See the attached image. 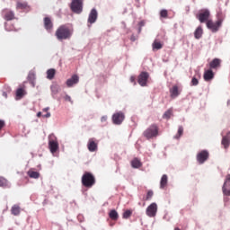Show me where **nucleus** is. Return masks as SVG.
<instances>
[{
    "instance_id": "obj_19",
    "label": "nucleus",
    "mask_w": 230,
    "mask_h": 230,
    "mask_svg": "<svg viewBox=\"0 0 230 230\" xmlns=\"http://www.w3.org/2000/svg\"><path fill=\"white\" fill-rule=\"evenodd\" d=\"M44 28L47 30V31H51V30H53V22H51V18H44Z\"/></svg>"
},
{
    "instance_id": "obj_44",
    "label": "nucleus",
    "mask_w": 230,
    "mask_h": 230,
    "mask_svg": "<svg viewBox=\"0 0 230 230\" xmlns=\"http://www.w3.org/2000/svg\"><path fill=\"white\" fill-rule=\"evenodd\" d=\"M101 121L102 123H105V121H107V116H102Z\"/></svg>"
},
{
    "instance_id": "obj_4",
    "label": "nucleus",
    "mask_w": 230,
    "mask_h": 230,
    "mask_svg": "<svg viewBox=\"0 0 230 230\" xmlns=\"http://www.w3.org/2000/svg\"><path fill=\"white\" fill-rule=\"evenodd\" d=\"M49 147L51 154H56V152L58 150V140L57 139L55 134H50L49 136Z\"/></svg>"
},
{
    "instance_id": "obj_26",
    "label": "nucleus",
    "mask_w": 230,
    "mask_h": 230,
    "mask_svg": "<svg viewBox=\"0 0 230 230\" xmlns=\"http://www.w3.org/2000/svg\"><path fill=\"white\" fill-rule=\"evenodd\" d=\"M168 184V176L166 174H164L162 176L161 181H160V188L162 190H164Z\"/></svg>"
},
{
    "instance_id": "obj_40",
    "label": "nucleus",
    "mask_w": 230,
    "mask_h": 230,
    "mask_svg": "<svg viewBox=\"0 0 230 230\" xmlns=\"http://www.w3.org/2000/svg\"><path fill=\"white\" fill-rule=\"evenodd\" d=\"M152 197H154V191L148 190L147 194H146V200H150V199H152Z\"/></svg>"
},
{
    "instance_id": "obj_42",
    "label": "nucleus",
    "mask_w": 230,
    "mask_h": 230,
    "mask_svg": "<svg viewBox=\"0 0 230 230\" xmlns=\"http://www.w3.org/2000/svg\"><path fill=\"white\" fill-rule=\"evenodd\" d=\"M131 84H134V85H136V76L132 75L130 78H129Z\"/></svg>"
},
{
    "instance_id": "obj_49",
    "label": "nucleus",
    "mask_w": 230,
    "mask_h": 230,
    "mask_svg": "<svg viewBox=\"0 0 230 230\" xmlns=\"http://www.w3.org/2000/svg\"><path fill=\"white\" fill-rule=\"evenodd\" d=\"M66 100H67L68 102H71V97L67 96V97H66Z\"/></svg>"
},
{
    "instance_id": "obj_13",
    "label": "nucleus",
    "mask_w": 230,
    "mask_h": 230,
    "mask_svg": "<svg viewBox=\"0 0 230 230\" xmlns=\"http://www.w3.org/2000/svg\"><path fill=\"white\" fill-rule=\"evenodd\" d=\"M146 214L147 215V217H155V215H157V204L156 203L150 204L146 210Z\"/></svg>"
},
{
    "instance_id": "obj_7",
    "label": "nucleus",
    "mask_w": 230,
    "mask_h": 230,
    "mask_svg": "<svg viewBox=\"0 0 230 230\" xmlns=\"http://www.w3.org/2000/svg\"><path fill=\"white\" fill-rule=\"evenodd\" d=\"M209 159V152L208 150H202L197 154V161L199 164H204L206 161Z\"/></svg>"
},
{
    "instance_id": "obj_38",
    "label": "nucleus",
    "mask_w": 230,
    "mask_h": 230,
    "mask_svg": "<svg viewBox=\"0 0 230 230\" xmlns=\"http://www.w3.org/2000/svg\"><path fill=\"white\" fill-rule=\"evenodd\" d=\"M184 133V128H182V126H180L178 128V133L176 135V139H179V137H181V136H182V134Z\"/></svg>"
},
{
    "instance_id": "obj_11",
    "label": "nucleus",
    "mask_w": 230,
    "mask_h": 230,
    "mask_svg": "<svg viewBox=\"0 0 230 230\" xmlns=\"http://www.w3.org/2000/svg\"><path fill=\"white\" fill-rule=\"evenodd\" d=\"M148 72H141L140 75H138L137 82L141 87H146L148 78H149Z\"/></svg>"
},
{
    "instance_id": "obj_16",
    "label": "nucleus",
    "mask_w": 230,
    "mask_h": 230,
    "mask_svg": "<svg viewBox=\"0 0 230 230\" xmlns=\"http://www.w3.org/2000/svg\"><path fill=\"white\" fill-rule=\"evenodd\" d=\"M78 82H80V77H78L77 75H74L71 78L66 80V85L67 87H73V85H75Z\"/></svg>"
},
{
    "instance_id": "obj_15",
    "label": "nucleus",
    "mask_w": 230,
    "mask_h": 230,
    "mask_svg": "<svg viewBox=\"0 0 230 230\" xmlns=\"http://www.w3.org/2000/svg\"><path fill=\"white\" fill-rule=\"evenodd\" d=\"M98 20V11L92 9L88 16V24H94Z\"/></svg>"
},
{
    "instance_id": "obj_2",
    "label": "nucleus",
    "mask_w": 230,
    "mask_h": 230,
    "mask_svg": "<svg viewBox=\"0 0 230 230\" xmlns=\"http://www.w3.org/2000/svg\"><path fill=\"white\" fill-rule=\"evenodd\" d=\"M81 182L84 188H93L96 184V178L93 173L85 172L82 176Z\"/></svg>"
},
{
    "instance_id": "obj_24",
    "label": "nucleus",
    "mask_w": 230,
    "mask_h": 230,
    "mask_svg": "<svg viewBox=\"0 0 230 230\" xmlns=\"http://www.w3.org/2000/svg\"><path fill=\"white\" fill-rule=\"evenodd\" d=\"M28 82L32 85V87H35V80H36V75L35 72H30L27 77Z\"/></svg>"
},
{
    "instance_id": "obj_5",
    "label": "nucleus",
    "mask_w": 230,
    "mask_h": 230,
    "mask_svg": "<svg viewBox=\"0 0 230 230\" xmlns=\"http://www.w3.org/2000/svg\"><path fill=\"white\" fill-rule=\"evenodd\" d=\"M70 10L74 12V13H80L84 11V0H72L70 4Z\"/></svg>"
},
{
    "instance_id": "obj_8",
    "label": "nucleus",
    "mask_w": 230,
    "mask_h": 230,
    "mask_svg": "<svg viewBox=\"0 0 230 230\" xmlns=\"http://www.w3.org/2000/svg\"><path fill=\"white\" fill-rule=\"evenodd\" d=\"M169 93L171 98L173 100L181 95V93H182V88H181V86L178 84H174L172 88H170Z\"/></svg>"
},
{
    "instance_id": "obj_46",
    "label": "nucleus",
    "mask_w": 230,
    "mask_h": 230,
    "mask_svg": "<svg viewBox=\"0 0 230 230\" xmlns=\"http://www.w3.org/2000/svg\"><path fill=\"white\" fill-rule=\"evenodd\" d=\"M3 96H4V98H8V94L6 93V92L3 93Z\"/></svg>"
},
{
    "instance_id": "obj_14",
    "label": "nucleus",
    "mask_w": 230,
    "mask_h": 230,
    "mask_svg": "<svg viewBox=\"0 0 230 230\" xmlns=\"http://www.w3.org/2000/svg\"><path fill=\"white\" fill-rule=\"evenodd\" d=\"M2 15L4 21H13V19H15V13L10 9H4L2 11Z\"/></svg>"
},
{
    "instance_id": "obj_43",
    "label": "nucleus",
    "mask_w": 230,
    "mask_h": 230,
    "mask_svg": "<svg viewBox=\"0 0 230 230\" xmlns=\"http://www.w3.org/2000/svg\"><path fill=\"white\" fill-rule=\"evenodd\" d=\"M43 118H51V113L50 112H47L46 114L42 115Z\"/></svg>"
},
{
    "instance_id": "obj_45",
    "label": "nucleus",
    "mask_w": 230,
    "mask_h": 230,
    "mask_svg": "<svg viewBox=\"0 0 230 230\" xmlns=\"http://www.w3.org/2000/svg\"><path fill=\"white\" fill-rule=\"evenodd\" d=\"M4 127V120H0V130Z\"/></svg>"
},
{
    "instance_id": "obj_32",
    "label": "nucleus",
    "mask_w": 230,
    "mask_h": 230,
    "mask_svg": "<svg viewBox=\"0 0 230 230\" xmlns=\"http://www.w3.org/2000/svg\"><path fill=\"white\" fill-rule=\"evenodd\" d=\"M109 217L111 220H118V218H119V215L115 209L110 211Z\"/></svg>"
},
{
    "instance_id": "obj_18",
    "label": "nucleus",
    "mask_w": 230,
    "mask_h": 230,
    "mask_svg": "<svg viewBox=\"0 0 230 230\" xmlns=\"http://www.w3.org/2000/svg\"><path fill=\"white\" fill-rule=\"evenodd\" d=\"M220 66H222V59L220 58H216L209 63L210 69H218Z\"/></svg>"
},
{
    "instance_id": "obj_21",
    "label": "nucleus",
    "mask_w": 230,
    "mask_h": 230,
    "mask_svg": "<svg viewBox=\"0 0 230 230\" xmlns=\"http://www.w3.org/2000/svg\"><path fill=\"white\" fill-rule=\"evenodd\" d=\"M221 145H223V146L225 148H229V145H230V131L227 132L226 136L223 137L222 141H221Z\"/></svg>"
},
{
    "instance_id": "obj_47",
    "label": "nucleus",
    "mask_w": 230,
    "mask_h": 230,
    "mask_svg": "<svg viewBox=\"0 0 230 230\" xmlns=\"http://www.w3.org/2000/svg\"><path fill=\"white\" fill-rule=\"evenodd\" d=\"M40 116H42V112L39 111V112L37 113V117H38V118H40Z\"/></svg>"
},
{
    "instance_id": "obj_29",
    "label": "nucleus",
    "mask_w": 230,
    "mask_h": 230,
    "mask_svg": "<svg viewBox=\"0 0 230 230\" xmlns=\"http://www.w3.org/2000/svg\"><path fill=\"white\" fill-rule=\"evenodd\" d=\"M55 75H57V70L55 68H50L47 71V78L48 80H53L55 78Z\"/></svg>"
},
{
    "instance_id": "obj_17",
    "label": "nucleus",
    "mask_w": 230,
    "mask_h": 230,
    "mask_svg": "<svg viewBox=\"0 0 230 230\" xmlns=\"http://www.w3.org/2000/svg\"><path fill=\"white\" fill-rule=\"evenodd\" d=\"M87 148L89 152H96L98 150V144L94 142V139L90 138L88 141Z\"/></svg>"
},
{
    "instance_id": "obj_36",
    "label": "nucleus",
    "mask_w": 230,
    "mask_h": 230,
    "mask_svg": "<svg viewBox=\"0 0 230 230\" xmlns=\"http://www.w3.org/2000/svg\"><path fill=\"white\" fill-rule=\"evenodd\" d=\"M130 217H132V210H126L122 215L124 219L130 218Z\"/></svg>"
},
{
    "instance_id": "obj_27",
    "label": "nucleus",
    "mask_w": 230,
    "mask_h": 230,
    "mask_svg": "<svg viewBox=\"0 0 230 230\" xmlns=\"http://www.w3.org/2000/svg\"><path fill=\"white\" fill-rule=\"evenodd\" d=\"M131 166L132 168H141L143 166V164L141 163V160L138 158H134L131 161Z\"/></svg>"
},
{
    "instance_id": "obj_34",
    "label": "nucleus",
    "mask_w": 230,
    "mask_h": 230,
    "mask_svg": "<svg viewBox=\"0 0 230 230\" xmlns=\"http://www.w3.org/2000/svg\"><path fill=\"white\" fill-rule=\"evenodd\" d=\"M224 19H226V14L222 12L217 13V22L221 23L224 22Z\"/></svg>"
},
{
    "instance_id": "obj_9",
    "label": "nucleus",
    "mask_w": 230,
    "mask_h": 230,
    "mask_svg": "<svg viewBox=\"0 0 230 230\" xmlns=\"http://www.w3.org/2000/svg\"><path fill=\"white\" fill-rule=\"evenodd\" d=\"M222 191L224 195L230 197V174L226 176V180L222 187Z\"/></svg>"
},
{
    "instance_id": "obj_31",
    "label": "nucleus",
    "mask_w": 230,
    "mask_h": 230,
    "mask_svg": "<svg viewBox=\"0 0 230 230\" xmlns=\"http://www.w3.org/2000/svg\"><path fill=\"white\" fill-rule=\"evenodd\" d=\"M172 116H173V109H172V108L167 110V111L164 113L163 119H170V118H172Z\"/></svg>"
},
{
    "instance_id": "obj_3",
    "label": "nucleus",
    "mask_w": 230,
    "mask_h": 230,
    "mask_svg": "<svg viewBox=\"0 0 230 230\" xmlns=\"http://www.w3.org/2000/svg\"><path fill=\"white\" fill-rule=\"evenodd\" d=\"M143 136L146 139L157 137L159 136V127L156 124H152L144 131Z\"/></svg>"
},
{
    "instance_id": "obj_22",
    "label": "nucleus",
    "mask_w": 230,
    "mask_h": 230,
    "mask_svg": "<svg viewBox=\"0 0 230 230\" xmlns=\"http://www.w3.org/2000/svg\"><path fill=\"white\" fill-rule=\"evenodd\" d=\"M11 213L14 217H19L21 215V207L19 205H13L11 208Z\"/></svg>"
},
{
    "instance_id": "obj_39",
    "label": "nucleus",
    "mask_w": 230,
    "mask_h": 230,
    "mask_svg": "<svg viewBox=\"0 0 230 230\" xmlns=\"http://www.w3.org/2000/svg\"><path fill=\"white\" fill-rule=\"evenodd\" d=\"M7 184H8V181L4 177L0 176V187L4 188V186H7Z\"/></svg>"
},
{
    "instance_id": "obj_25",
    "label": "nucleus",
    "mask_w": 230,
    "mask_h": 230,
    "mask_svg": "<svg viewBox=\"0 0 230 230\" xmlns=\"http://www.w3.org/2000/svg\"><path fill=\"white\" fill-rule=\"evenodd\" d=\"M26 94V90L24 88H18L16 90V100L22 99L23 96Z\"/></svg>"
},
{
    "instance_id": "obj_12",
    "label": "nucleus",
    "mask_w": 230,
    "mask_h": 230,
    "mask_svg": "<svg viewBox=\"0 0 230 230\" xmlns=\"http://www.w3.org/2000/svg\"><path fill=\"white\" fill-rule=\"evenodd\" d=\"M125 119V114L121 111H119L112 116V121L114 125H121Z\"/></svg>"
},
{
    "instance_id": "obj_1",
    "label": "nucleus",
    "mask_w": 230,
    "mask_h": 230,
    "mask_svg": "<svg viewBox=\"0 0 230 230\" xmlns=\"http://www.w3.org/2000/svg\"><path fill=\"white\" fill-rule=\"evenodd\" d=\"M73 27L68 24H63L59 26L56 31V37L58 40H67L73 37Z\"/></svg>"
},
{
    "instance_id": "obj_30",
    "label": "nucleus",
    "mask_w": 230,
    "mask_h": 230,
    "mask_svg": "<svg viewBox=\"0 0 230 230\" xmlns=\"http://www.w3.org/2000/svg\"><path fill=\"white\" fill-rule=\"evenodd\" d=\"M27 175H29L31 179H39L40 177V173L39 172L31 170L28 171Z\"/></svg>"
},
{
    "instance_id": "obj_10",
    "label": "nucleus",
    "mask_w": 230,
    "mask_h": 230,
    "mask_svg": "<svg viewBox=\"0 0 230 230\" xmlns=\"http://www.w3.org/2000/svg\"><path fill=\"white\" fill-rule=\"evenodd\" d=\"M220 26H222V23L220 22L217 21L216 22H212L211 20L207 22V28L208 30H211L213 33H217L218 30H220Z\"/></svg>"
},
{
    "instance_id": "obj_37",
    "label": "nucleus",
    "mask_w": 230,
    "mask_h": 230,
    "mask_svg": "<svg viewBox=\"0 0 230 230\" xmlns=\"http://www.w3.org/2000/svg\"><path fill=\"white\" fill-rule=\"evenodd\" d=\"M160 17L163 19H168V10L164 9L160 12Z\"/></svg>"
},
{
    "instance_id": "obj_41",
    "label": "nucleus",
    "mask_w": 230,
    "mask_h": 230,
    "mask_svg": "<svg viewBox=\"0 0 230 230\" xmlns=\"http://www.w3.org/2000/svg\"><path fill=\"white\" fill-rule=\"evenodd\" d=\"M190 85H199V79L193 77L190 82Z\"/></svg>"
},
{
    "instance_id": "obj_6",
    "label": "nucleus",
    "mask_w": 230,
    "mask_h": 230,
    "mask_svg": "<svg viewBox=\"0 0 230 230\" xmlns=\"http://www.w3.org/2000/svg\"><path fill=\"white\" fill-rule=\"evenodd\" d=\"M211 16V13L209 10L203 9L199 13L196 14V18L199 21V22L208 24V21H209V17Z\"/></svg>"
},
{
    "instance_id": "obj_48",
    "label": "nucleus",
    "mask_w": 230,
    "mask_h": 230,
    "mask_svg": "<svg viewBox=\"0 0 230 230\" xmlns=\"http://www.w3.org/2000/svg\"><path fill=\"white\" fill-rule=\"evenodd\" d=\"M49 111V108H44L43 112H48Z\"/></svg>"
},
{
    "instance_id": "obj_23",
    "label": "nucleus",
    "mask_w": 230,
    "mask_h": 230,
    "mask_svg": "<svg viewBox=\"0 0 230 230\" xmlns=\"http://www.w3.org/2000/svg\"><path fill=\"white\" fill-rule=\"evenodd\" d=\"M153 51H157L159 49H163V42L155 40V41L152 44Z\"/></svg>"
},
{
    "instance_id": "obj_28",
    "label": "nucleus",
    "mask_w": 230,
    "mask_h": 230,
    "mask_svg": "<svg viewBox=\"0 0 230 230\" xmlns=\"http://www.w3.org/2000/svg\"><path fill=\"white\" fill-rule=\"evenodd\" d=\"M204 33V31L202 30L201 26H199L196 31H194V37L195 39L199 40L202 38V34Z\"/></svg>"
},
{
    "instance_id": "obj_50",
    "label": "nucleus",
    "mask_w": 230,
    "mask_h": 230,
    "mask_svg": "<svg viewBox=\"0 0 230 230\" xmlns=\"http://www.w3.org/2000/svg\"><path fill=\"white\" fill-rule=\"evenodd\" d=\"M174 230H181V228H179V227H176V228H174Z\"/></svg>"
},
{
    "instance_id": "obj_35",
    "label": "nucleus",
    "mask_w": 230,
    "mask_h": 230,
    "mask_svg": "<svg viewBox=\"0 0 230 230\" xmlns=\"http://www.w3.org/2000/svg\"><path fill=\"white\" fill-rule=\"evenodd\" d=\"M4 28L6 31H17V29H15V26L13 25H8V23H4Z\"/></svg>"
},
{
    "instance_id": "obj_33",
    "label": "nucleus",
    "mask_w": 230,
    "mask_h": 230,
    "mask_svg": "<svg viewBox=\"0 0 230 230\" xmlns=\"http://www.w3.org/2000/svg\"><path fill=\"white\" fill-rule=\"evenodd\" d=\"M16 8L18 10H26V8H28V3H26V2H17Z\"/></svg>"
},
{
    "instance_id": "obj_20",
    "label": "nucleus",
    "mask_w": 230,
    "mask_h": 230,
    "mask_svg": "<svg viewBox=\"0 0 230 230\" xmlns=\"http://www.w3.org/2000/svg\"><path fill=\"white\" fill-rule=\"evenodd\" d=\"M203 78L205 82H210V80H213V78H215V73H213V70L208 69L205 71Z\"/></svg>"
}]
</instances>
